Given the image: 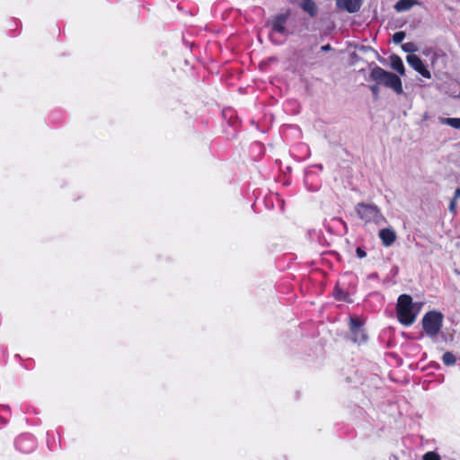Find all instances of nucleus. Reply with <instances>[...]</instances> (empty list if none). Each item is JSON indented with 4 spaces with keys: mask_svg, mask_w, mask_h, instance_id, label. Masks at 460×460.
Instances as JSON below:
<instances>
[{
    "mask_svg": "<svg viewBox=\"0 0 460 460\" xmlns=\"http://www.w3.org/2000/svg\"><path fill=\"white\" fill-rule=\"evenodd\" d=\"M379 85L380 84H377L376 83V84H373V85H370L369 86V89L370 91L372 92L374 97L376 99L378 97V94H379Z\"/></svg>",
    "mask_w": 460,
    "mask_h": 460,
    "instance_id": "19",
    "label": "nucleus"
},
{
    "mask_svg": "<svg viewBox=\"0 0 460 460\" xmlns=\"http://www.w3.org/2000/svg\"><path fill=\"white\" fill-rule=\"evenodd\" d=\"M335 297L339 300H347V295L340 288H336L334 292Z\"/></svg>",
    "mask_w": 460,
    "mask_h": 460,
    "instance_id": "18",
    "label": "nucleus"
},
{
    "mask_svg": "<svg viewBox=\"0 0 460 460\" xmlns=\"http://www.w3.org/2000/svg\"><path fill=\"white\" fill-rule=\"evenodd\" d=\"M391 67L396 71L400 75H405V67L402 58L397 55H392L390 57Z\"/></svg>",
    "mask_w": 460,
    "mask_h": 460,
    "instance_id": "9",
    "label": "nucleus"
},
{
    "mask_svg": "<svg viewBox=\"0 0 460 460\" xmlns=\"http://www.w3.org/2000/svg\"><path fill=\"white\" fill-rule=\"evenodd\" d=\"M440 123L460 129V118H439Z\"/></svg>",
    "mask_w": 460,
    "mask_h": 460,
    "instance_id": "13",
    "label": "nucleus"
},
{
    "mask_svg": "<svg viewBox=\"0 0 460 460\" xmlns=\"http://www.w3.org/2000/svg\"><path fill=\"white\" fill-rule=\"evenodd\" d=\"M356 252L358 258H365L367 256V253L360 247L357 248Z\"/></svg>",
    "mask_w": 460,
    "mask_h": 460,
    "instance_id": "21",
    "label": "nucleus"
},
{
    "mask_svg": "<svg viewBox=\"0 0 460 460\" xmlns=\"http://www.w3.org/2000/svg\"><path fill=\"white\" fill-rule=\"evenodd\" d=\"M355 211L358 217L366 224L373 223L376 226H381L386 223V218L374 204L358 203L355 207Z\"/></svg>",
    "mask_w": 460,
    "mask_h": 460,
    "instance_id": "3",
    "label": "nucleus"
},
{
    "mask_svg": "<svg viewBox=\"0 0 460 460\" xmlns=\"http://www.w3.org/2000/svg\"><path fill=\"white\" fill-rule=\"evenodd\" d=\"M378 236L381 239L382 243L386 247L391 246L396 240V234L392 228L381 229Z\"/></svg>",
    "mask_w": 460,
    "mask_h": 460,
    "instance_id": "8",
    "label": "nucleus"
},
{
    "mask_svg": "<svg viewBox=\"0 0 460 460\" xmlns=\"http://www.w3.org/2000/svg\"><path fill=\"white\" fill-rule=\"evenodd\" d=\"M460 199V188H457L455 191L454 199L455 200Z\"/></svg>",
    "mask_w": 460,
    "mask_h": 460,
    "instance_id": "22",
    "label": "nucleus"
},
{
    "mask_svg": "<svg viewBox=\"0 0 460 460\" xmlns=\"http://www.w3.org/2000/svg\"><path fill=\"white\" fill-rule=\"evenodd\" d=\"M323 51H328L331 49V46L329 44L323 46L322 48Z\"/></svg>",
    "mask_w": 460,
    "mask_h": 460,
    "instance_id": "23",
    "label": "nucleus"
},
{
    "mask_svg": "<svg viewBox=\"0 0 460 460\" xmlns=\"http://www.w3.org/2000/svg\"><path fill=\"white\" fill-rule=\"evenodd\" d=\"M402 49L411 55L418 50L417 46L413 42H407L402 45Z\"/></svg>",
    "mask_w": 460,
    "mask_h": 460,
    "instance_id": "15",
    "label": "nucleus"
},
{
    "mask_svg": "<svg viewBox=\"0 0 460 460\" xmlns=\"http://www.w3.org/2000/svg\"><path fill=\"white\" fill-rule=\"evenodd\" d=\"M449 211L452 214H456V200H455V199L451 200V202L449 204Z\"/></svg>",
    "mask_w": 460,
    "mask_h": 460,
    "instance_id": "20",
    "label": "nucleus"
},
{
    "mask_svg": "<svg viewBox=\"0 0 460 460\" xmlns=\"http://www.w3.org/2000/svg\"><path fill=\"white\" fill-rule=\"evenodd\" d=\"M423 460H440V457L437 453L430 451L423 456Z\"/></svg>",
    "mask_w": 460,
    "mask_h": 460,
    "instance_id": "17",
    "label": "nucleus"
},
{
    "mask_svg": "<svg viewBox=\"0 0 460 460\" xmlns=\"http://www.w3.org/2000/svg\"><path fill=\"white\" fill-rule=\"evenodd\" d=\"M336 5L340 9L353 13L359 11L362 5V0H336Z\"/></svg>",
    "mask_w": 460,
    "mask_h": 460,
    "instance_id": "7",
    "label": "nucleus"
},
{
    "mask_svg": "<svg viewBox=\"0 0 460 460\" xmlns=\"http://www.w3.org/2000/svg\"><path fill=\"white\" fill-rule=\"evenodd\" d=\"M300 7L307 12L311 16L315 14L316 7L315 4L312 0H299Z\"/></svg>",
    "mask_w": 460,
    "mask_h": 460,
    "instance_id": "12",
    "label": "nucleus"
},
{
    "mask_svg": "<svg viewBox=\"0 0 460 460\" xmlns=\"http://www.w3.org/2000/svg\"><path fill=\"white\" fill-rule=\"evenodd\" d=\"M286 22H287V16L284 14L278 15L273 22H272V29L273 31L284 34L286 32Z\"/></svg>",
    "mask_w": 460,
    "mask_h": 460,
    "instance_id": "11",
    "label": "nucleus"
},
{
    "mask_svg": "<svg viewBox=\"0 0 460 460\" xmlns=\"http://www.w3.org/2000/svg\"><path fill=\"white\" fill-rule=\"evenodd\" d=\"M417 4H419L418 0H399L394 5V9L396 12L402 13L409 11Z\"/></svg>",
    "mask_w": 460,
    "mask_h": 460,
    "instance_id": "10",
    "label": "nucleus"
},
{
    "mask_svg": "<svg viewBox=\"0 0 460 460\" xmlns=\"http://www.w3.org/2000/svg\"><path fill=\"white\" fill-rule=\"evenodd\" d=\"M443 315L441 313L430 311L422 319V326L428 336L434 338L442 327Z\"/></svg>",
    "mask_w": 460,
    "mask_h": 460,
    "instance_id": "4",
    "label": "nucleus"
},
{
    "mask_svg": "<svg viewBox=\"0 0 460 460\" xmlns=\"http://www.w3.org/2000/svg\"><path fill=\"white\" fill-rule=\"evenodd\" d=\"M421 307L422 304L412 302L411 296L401 295L396 305L398 321L405 326L411 325L415 322Z\"/></svg>",
    "mask_w": 460,
    "mask_h": 460,
    "instance_id": "1",
    "label": "nucleus"
},
{
    "mask_svg": "<svg viewBox=\"0 0 460 460\" xmlns=\"http://www.w3.org/2000/svg\"><path fill=\"white\" fill-rule=\"evenodd\" d=\"M349 329L351 332V340L354 342L361 343L366 341L367 336L364 330L361 328V323L358 320L350 318Z\"/></svg>",
    "mask_w": 460,
    "mask_h": 460,
    "instance_id": "6",
    "label": "nucleus"
},
{
    "mask_svg": "<svg viewBox=\"0 0 460 460\" xmlns=\"http://www.w3.org/2000/svg\"><path fill=\"white\" fill-rule=\"evenodd\" d=\"M369 80L376 82L377 84L390 88L398 94L403 93L400 77L380 66H376L371 69Z\"/></svg>",
    "mask_w": 460,
    "mask_h": 460,
    "instance_id": "2",
    "label": "nucleus"
},
{
    "mask_svg": "<svg viewBox=\"0 0 460 460\" xmlns=\"http://www.w3.org/2000/svg\"><path fill=\"white\" fill-rule=\"evenodd\" d=\"M405 32L404 31H397L393 35V41L395 44L401 43L405 39Z\"/></svg>",
    "mask_w": 460,
    "mask_h": 460,
    "instance_id": "16",
    "label": "nucleus"
},
{
    "mask_svg": "<svg viewBox=\"0 0 460 460\" xmlns=\"http://www.w3.org/2000/svg\"><path fill=\"white\" fill-rule=\"evenodd\" d=\"M442 360L444 362L445 365L447 366H453L455 363H456V357L453 353L447 351L446 352L443 357H442Z\"/></svg>",
    "mask_w": 460,
    "mask_h": 460,
    "instance_id": "14",
    "label": "nucleus"
},
{
    "mask_svg": "<svg viewBox=\"0 0 460 460\" xmlns=\"http://www.w3.org/2000/svg\"><path fill=\"white\" fill-rule=\"evenodd\" d=\"M406 61L415 71L420 74L425 78H430L431 74L424 66L422 60L416 55L411 54L408 55L406 58Z\"/></svg>",
    "mask_w": 460,
    "mask_h": 460,
    "instance_id": "5",
    "label": "nucleus"
}]
</instances>
